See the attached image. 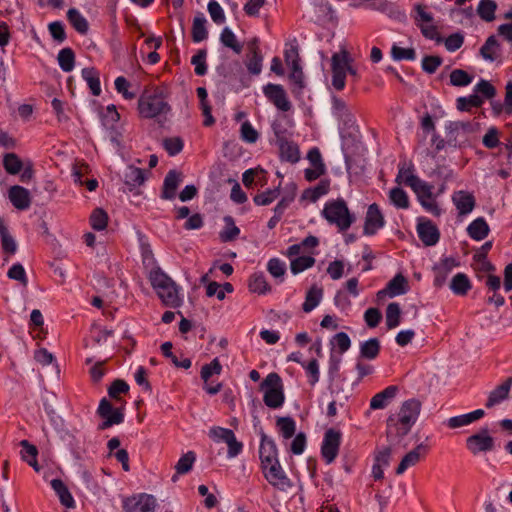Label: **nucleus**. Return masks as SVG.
<instances>
[{
    "label": "nucleus",
    "mask_w": 512,
    "mask_h": 512,
    "mask_svg": "<svg viewBox=\"0 0 512 512\" xmlns=\"http://www.w3.org/2000/svg\"><path fill=\"white\" fill-rule=\"evenodd\" d=\"M420 411L421 402L419 400L409 399L403 402L398 415H390L387 418V441L392 445H399L416 423Z\"/></svg>",
    "instance_id": "obj_1"
},
{
    "label": "nucleus",
    "mask_w": 512,
    "mask_h": 512,
    "mask_svg": "<svg viewBox=\"0 0 512 512\" xmlns=\"http://www.w3.org/2000/svg\"><path fill=\"white\" fill-rule=\"evenodd\" d=\"M167 90L157 87L151 93H144L138 99L139 114L143 118L152 119L166 117L171 106L167 102Z\"/></svg>",
    "instance_id": "obj_2"
},
{
    "label": "nucleus",
    "mask_w": 512,
    "mask_h": 512,
    "mask_svg": "<svg viewBox=\"0 0 512 512\" xmlns=\"http://www.w3.org/2000/svg\"><path fill=\"white\" fill-rule=\"evenodd\" d=\"M150 281L157 295L165 306L179 307L182 299L176 283L162 270L156 269L150 272Z\"/></svg>",
    "instance_id": "obj_3"
},
{
    "label": "nucleus",
    "mask_w": 512,
    "mask_h": 512,
    "mask_svg": "<svg viewBox=\"0 0 512 512\" xmlns=\"http://www.w3.org/2000/svg\"><path fill=\"white\" fill-rule=\"evenodd\" d=\"M353 59L348 51L341 50L331 57L332 86L341 91L345 87L346 74L357 77V70L352 66Z\"/></svg>",
    "instance_id": "obj_4"
},
{
    "label": "nucleus",
    "mask_w": 512,
    "mask_h": 512,
    "mask_svg": "<svg viewBox=\"0 0 512 512\" xmlns=\"http://www.w3.org/2000/svg\"><path fill=\"white\" fill-rule=\"evenodd\" d=\"M260 390L263 391V402L267 407L277 409L284 404V385L277 373H269L260 384Z\"/></svg>",
    "instance_id": "obj_5"
},
{
    "label": "nucleus",
    "mask_w": 512,
    "mask_h": 512,
    "mask_svg": "<svg viewBox=\"0 0 512 512\" xmlns=\"http://www.w3.org/2000/svg\"><path fill=\"white\" fill-rule=\"evenodd\" d=\"M322 215L330 224H335L339 231H346L354 222V216L342 199L326 203Z\"/></svg>",
    "instance_id": "obj_6"
},
{
    "label": "nucleus",
    "mask_w": 512,
    "mask_h": 512,
    "mask_svg": "<svg viewBox=\"0 0 512 512\" xmlns=\"http://www.w3.org/2000/svg\"><path fill=\"white\" fill-rule=\"evenodd\" d=\"M395 182L398 185L405 184L409 186L415 193L425 194L429 192V184L413 174L412 164H410L408 167L405 163L399 165V170Z\"/></svg>",
    "instance_id": "obj_7"
},
{
    "label": "nucleus",
    "mask_w": 512,
    "mask_h": 512,
    "mask_svg": "<svg viewBox=\"0 0 512 512\" xmlns=\"http://www.w3.org/2000/svg\"><path fill=\"white\" fill-rule=\"evenodd\" d=\"M466 447L473 455L486 453L494 449V439L487 427L481 428L477 433L466 439Z\"/></svg>",
    "instance_id": "obj_8"
},
{
    "label": "nucleus",
    "mask_w": 512,
    "mask_h": 512,
    "mask_svg": "<svg viewBox=\"0 0 512 512\" xmlns=\"http://www.w3.org/2000/svg\"><path fill=\"white\" fill-rule=\"evenodd\" d=\"M341 443V433L333 428L328 429L324 434L321 453L325 461L330 464L338 455Z\"/></svg>",
    "instance_id": "obj_9"
},
{
    "label": "nucleus",
    "mask_w": 512,
    "mask_h": 512,
    "mask_svg": "<svg viewBox=\"0 0 512 512\" xmlns=\"http://www.w3.org/2000/svg\"><path fill=\"white\" fill-rule=\"evenodd\" d=\"M97 412L104 419L98 426L99 430H105L113 425L122 423L124 420L123 413L119 409H115L106 398L100 401Z\"/></svg>",
    "instance_id": "obj_10"
},
{
    "label": "nucleus",
    "mask_w": 512,
    "mask_h": 512,
    "mask_svg": "<svg viewBox=\"0 0 512 512\" xmlns=\"http://www.w3.org/2000/svg\"><path fill=\"white\" fill-rule=\"evenodd\" d=\"M266 480L279 490H286L291 487V482L282 470L279 461L262 467Z\"/></svg>",
    "instance_id": "obj_11"
},
{
    "label": "nucleus",
    "mask_w": 512,
    "mask_h": 512,
    "mask_svg": "<svg viewBox=\"0 0 512 512\" xmlns=\"http://www.w3.org/2000/svg\"><path fill=\"white\" fill-rule=\"evenodd\" d=\"M156 499L149 494H140L136 497L127 498L123 502L125 512H154Z\"/></svg>",
    "instance_id": "obj_12"
},
{
    "label": "nucleus",
    "mask_w": 512,
    "mask_h": 512,
    "mask_svg": "<svg viewBox=\"0 0 512 512\" xmlns=\"http://www.w3.org/2000/svg\"><path fill=\"white\" fill-rule=\"evenodd\" d=\"M265 96L281 111L291 109V103L287 98L284 88L279 84H268L264 87Z\"/></svg>",
    "instance_id": "obj_13"
},
{
    "label": "nucleus",
    "mask_w": 512,
    "mask_h": 512,
    "mask_svg": "<svg viewBox=\"0 0 512 512\" xmlns=\"http://www.w3.org/2000/svg\"><path fill=\"white\" fill-rule=\"evenodd\" d=\"M275 135L281 159L291 163L298 162L300 159V152L297 144L285 139L279 131H275Z\"/></svg>",
    "instance_id": "obj_14"
},
{
    "label": "nucleus",
    "mask_w": 512,
    "mask_h": 512,
    "mask_svg": "<svg viewBox=\"0 0 512 512\" xmlns=\"http://www.w3.org/2000/svg\"><path fill=\"white\" fill-rule=\"evenodd\" d=\"M384 224V217L379 206L376 203L371 204L366 213L364 234L374 235Z\"/></svg>",
    "instance_id": "obj_15"
},
{
    "label": "nucleus",
    "mask_w": 512,
    "mask_h": 512,
    "mask_svg": "<svg viewBox=\"0 0 512 512\" xmlns=\"http://www.w3.org/2000/svg\"><path fill=\"white\" fill-rule=\"evenodd\" d=\"M221 370H222V366H221L218 358L213 359L210 364L204 365L202 367V369H201V378L205 382L204 389L210 395L217 394L221 390V388H222V384L221 383H217L214 386L207 385V382H208L209 378L213 374H217V375L220 374Z\"/></svg>",
    "instance_id": "obj_16"
},
{
    "label": "nucleus",
    "mask_w": 512,
    "mask_h": 512,
    "mask_svg": "<svg viewBox=\"0 0 512 512\" xmlns=\"http://www.w3.org/2000/svg\"><path fill=\"white\" fill-rule=\"evenodd\" d=\"M417 232L426 246H433L439 241V230L430 220L420 221L417 225Z\"/></svg>",
    "instance_id": "obj_17"
},
{
    "label": "nucleus",
    "mask_w": 512,
    "mask_h": 512,
    "mask_svg": "<svg viewBox=\"0 0 512 512\" xmlns=\"http://www.w3.org/2000/svg\"><path fill=\"white\" fill-rule=\"evenodd\" d=\"M259 455L262 467H264L265 465H270L274 461H278L276 444L271 438H269L264 433H262L261 436Z\"/></svg>",
    "instance_id": "obj_18"
},
{
    "label": "nucleus",
    "mask_w": 512,
    "mask_h": 512,
    "mask_svg": "<svg viewBox=\"0 0 512 512\" xmlns=\"http://www.w3.org/2000/svg\"><path fill=\"white\" fill-rule=\"evenodd\" d=\"M452 201L456 206L459 215L469 214L476 204L473 194L464 190L454 192Z\"/></svg>",
    "instance_id": "obj_19"
},
{
    "label": "nucleus",
    "mask_w": 512,
    "mask_h": 512,
    "mask_svg": "<svg viewBox=\"0 0 512 512\" xmlns=\"http://www.w3.org/2000/svg\"><path fill=\"white\" fill-rule=\"evenodd\" d=\"M426 452L427 446L423 443L418 444L402 458L396 468V474H403L409 467L415 466L420 461L421 454H425Z\"/></svg>",
    "instance_id": "obj_20"
},
{
    "label": "nucleus",
    "mask_w": 512,
    "mask_h": 512,
    "mask_svg": "<svg viewBox=\"0 0 512 512\" xmlns=\"http://www.w3.org/2000/svg\"><path fill=\"white\" fill-rule=\"evenodd\" d=\"M9 199L13 206L19 210H26L31 204L29 191L19 185H14L9 189Z\"/></svg>",
    "instance_id": "obj_21"
},
{
    "label": "nucleus",
    "mask_w": 512,
    "mask_h": 512,
    "mask_svg": "<svg viewBox=\"0 0 512 512\" xmlns=\"http://www.w3.org/2000/svg\"><path fill=\"white\" fill-rule=\"evenodd\" d=\"M181 182L182 174L176 170H170L164 179L161 197L167 200L174 199L177 188Z\"/></svg>",
    "instance_id": "obj_22"
},
{
    "label": "nucleus",
    "mask_w": 512,
    "mask_h": 512,
    "mask_svg": "<svg viewBox=\"0 0 512 512\" xmlns=\"http://www.w3.org/2000/svg\"><path fill=\"white\" fill-rule=\"evenodd\" d=\"M512 387V377L507 378L502 384L493 389L488 396L486 407L492 408L508 398Z\"/></svg>",
    "instance_id": "obj_23"
},
{
    "label": "nucleus",
    "mask_w": 512,
    "mask_h": 512,
    "mask_svg": "<svg viewBox=\"0 0 512 512\" xmlns=\"http://www.w3.org/2000/svg\"><path fill=\"white\" fill-rule=\"evenodd\" d=\"M480 55L486 61H498L501 57V46L494 35L487 38L483 46L480 48Z\"/></svg>",
    "instance_id": "obj_24"
},
{
    "label": "nucleus",
    "mask_w": 512,
    "mask_h": 512,
    "mask_svg": "<svg viewBox=\"0 0 512 512\" xmlns=\"http://www.w3.org/2000/svg\"><path fill=\"white\" fill-rule=\"evenodd\" d=\"M484 414H485L484 410L477 409V410L467 413V414L449 418L447 420V425L451 429H456V428H460L463 426H467V425L473 423L474 421L482 418L484 416Z\"/></svg>",
    "instance_id": "obj_25"
},
{
    "label": "nucleus",
    "mask_w": 512,
    "mask_h": 512,
    "mask_svg": "<svg viewBox=\"0 0 512 512\" xmlns=\"http://www.w3.org/2000/svg\"><path fill=\"white\" fill-rule=\"evenodd\" d=\"M123 177L124 183L130 191L136 187L141 186L146 179L144 170L134 166H128L124 171Z\"/></svg>",
    "instance_id": "obj_26"
},
{
    "label": "nucleus",
    "mask_w": 512,
    "mask_h": 512,
    "mask_svg": "<svg viewBox=\"0 0 512 512\" xmlns=\"http://www.w3.org/2000/svg\"><path fill=\"white\" fill-rule=\"evenodd\" d=\"M398 392L397 386H388L383 391L375 394L370 401L371 409H383L387 406L388 401L392 400Z\"/></svg>",
    "instance_id": "obj_27"
},
{
    "label": "nucleus",
    "mask_w": 512,
    "mask_h": 512,
    "mask_svg": "<svg viewBox=\"0 0 512 512\" xmlns=\"http://www.w3.org/2000/svg\"><path fill=\"white\" fill-rule=\"evenodd\" d=\"M448 134V144L456 147V133L463 131L465 133L473 132L474 127L470 121H451L446 125Z\"/></svg>",
    "instance_id": "obj_28"
},
{
    "label": "nucleus",
    "mask_w": 512,
    "mask_h": 512,
    "mask_svg": "<svg viewBox=\"0 0 512 512\" xmlns=\"http://www.w3.org/2000/svg\"><path fill=\"white\" fill-rule=\"evenodd\" d=\"M490 228L484 218L479 217L472 221L467 227L468 235L476 240L480 241L486 238L489 234Z\"/></svg>",
    "instance_id": "obj_29"
},
{
    "label": "nucleus",
    "mask_w": 512,
    "mask_h": 512,
    "mask_svg": "<svg viewBox=\"0 0 512 512\" xmlns=\"http://www.w3.org/2000/svg\"><path fill=\"white\" fill-rule=\"evenodd\" d=\"M67 19L78 33L85 35L88 32V21L84 16L81 15V13L77 9H69L67 12Z\"/></svg>",
    "instance_id": "obj_30"
},
{
    "label": "nucleus",
    "mask_w": 512,
    "mask_h": 512,
    "mask_svg": "<svg viewBox=\"0 0 512 512\" xmlns=\"http://www.w3.org/2000/svg\"><path fill=\"white\" fill-rule=\"evenodd\" d=\"M51 486H52L53 490L59 496V499H60V502L62 505H64L67 508L74 507V499L62 480L53 479L51 481Z\"/></svg>",
    "instance_id": "obj_31"
},
{
    "label": "nucleus",
    "mask_w": 512,
    "mask_h": 512,
    "mask_svg": "<svg viewBox=\"0 0 512 512\" xmlns=\"http://www.w3.org/2000/svg\"><path fill=\"white\" fill-rule=\"evenodd\" d=\"M386 288L389 291L390 297L403 295L408 291V281L402 274H397L388 282Z\"/></svg>",
    "instance_id": "obj_32"
},
{
    "label": "nucleus",
    "mask_w": 512,
    "mask_h": 512,
    "mask_svg": "<svg viewBox=\"0 0 512 512\" xmlns=\"http://www.w3.org/2000/svg\"><path fill=\"white\" fill-rule=\"evenodd\" d=\"M450 288L456 295L463 296L471 289V282L466 274L457 273L451 280Z\"/></svg>",
    "instance_id": "obj_33"
},
{
    "label": "nucleus",
    "mask_w": 512,
    "mask_h": 512,
    "mask_svg": "<svg viewBox=\"0 0 512 512\" xmlns=\"http://www.w3.org/2000/svg\"><path fill=\"white\" fill-rule=\"evenodd\" d=\"M248 287L251 292L258 294H265L270 291V286L262 272H256L250 276Z\"/></svg>",
    "instance_id": "obj_34"
},
{
    "label": "nucleus",
    "mask_w": 512,
    "mask_h": 512,
    "mask_svg": "<svg viewBox=\"0 0 512 512\" xmlns=\"http://www.w3.org/2000/svg\"><path fill=\"white\" fill-rule=\"evenodd\" d=\"M206 22L203 14H198L194 17L192 24V39L194 42L198 43L207 38L208 31L206 29Z\"/></svg>",
    "instance_id": "obj_35"
},
{
    "label": "nucleus",
    "mask_w": 512,
    "mask_h": 512,
    "mask_svg": "<svg viewBox=\"0 0 512 512\" xmlns=\"http://www.w3.org/2000/svg\"><path fill=\"white\" fill-rule=\"evenodd\" d=\"M389 201L397 209H408L410 206L407 193L400 187H394L389 191Z\"/></svg>",
    "instance_id": "obj_36"
},
{
    "label": "nucleus",
    "mask_w": 512,
    "mask_h": 512,
    "mask_svg": "<svg viewBox=\"0 0 512 512\" xmlns=\"http://www.w3.org/2000/svg\"><path fill=\"white\" fill-rule=\"evenodd\" d=\"M380 352V341L377 338H370L360 345V357L368 360L375 359Z\"/></svg>",
    "instance_id": "obj_37"
},
{
    "label": "nucleus",
    "mask_w": 512,
    "mask_h": 512,
    "mask_svg": "<svg viewBox=\"0 0 512 512\" xmlns=\"http://www.w3.org/2000/svg\"><path fill=\"white\" fill-rule=\"evenodd\" d=\"M323 296L322 288L312 286L306 294L305 302L303 303L302 309L304 312H311L318 306Z\"/></svg>",
    "instance_id": "obj_38"
},
{
    "label": "nucleus",
    "mask_w": 512,
    "mask_h": 512,
    "mask_svg": "<svg viewBox=\"0 0 512 512\" xmlns=\"http://www.w3.org/2000/svg\"><path fill=\"white\" fill-rule=\"evenodd\" d=\"M225 228L219 233L222 242L234 241L240 234V229L235 225L231 216L224 217Z\"/></svg>",
    "instance_id": "obj_39"
},
{
    "label": "nucleus",
    "mask_w": 512,
    "mask_h": 512,
    "mask_svg": "<svg viewBox=\"0 0 512 512\" xmlns=\"http://www.w3.org/2000/svg\"><path fill=\"white\" fill-rule=\"evenodd\" d=\"M82 77L86 80L92 94L98 96L101 93L99 73L93 67L84 68L82 70Z\"/></svg>",
    "instance_id": "obj_40"
},
{
    "label": "nucleus",
    "mask_w": 512,
    "mask_h": 512,
    "mask_svg": "<svg viewBox=\"0 0 512 512\" xmlns=\"http://www.w3.org/2000/svg\"><path fill=\"white\" fill-rule=\"evenodd\" d=\"M497 4L494 0H480L477 7V14L486 22H492L495 19Z\"/></svg>",
    "instance_id": "obj_41"
},
{
    "label": "nucleus",
    "mask_w": 512,
    "mask_h": 512,
    "mask_svg": "<svg viewBox=\"0 0 512 512\" xmlns=\"http://www.w3.org/2000/svg\"><path fill=\"white\" fill-rule=\"evenodd\" d=\"M220 42L227 48L233 50L236 54L242 52V45L238 42L235 34L228 27H225L220 34Z\"/></svg>",
    "instance_id": "obj_42"
},
{
    "label": "nucleus",
    "mask_w": 512,
    "mask_h": 512,
    "mask_svg": "<svg viewBox=\"0 0 512 512\" xmlns=\"http://www.w3.org/2000/svg\"><path fill=\"white\" fill-rule=\"evenodd\" d=\"M3 166L8 174L16 175L23 169V162L15 153H7L3 157Z\"/></svg>",
    "instance_id": "obj_43"
},
{
    "label": "nucleus",
    "mask_w": 512,
    "mask_h": 512,
    "mask_svg": "<svg viewBox=\"0 0 512 512\" xmlns=\"http://www.w3.org/2000/svg\"><path fill=\"white\" fill-rule=\"evenodd\" d=\"M276 426L284 439H290L295 434L296 422L292 417H278Z\"/></svg>",
    "instance_id": "obj_44"
},
{
    "label": "nucleus",
    "mask_w": 512,
    "mask_h": 512,
    "mask_svg": "<svg viewBox=\"0 0 512 512\" xmlns=\"http://www.w3.org/2000/svg\"><path fill=\"white\" fill-rule=\"evenodd\" d=\"M58 64L64 72H70L75 66V54L71 48H63L58 53Z\"/></svg>",
    "instance_id": "obj_45"
},
{
    "label": "nucleus",
    "mask_w": 512,
    "mask_h": 512,
    "mask_svg": "<svg viewBox=\"0 0 512 512\" xmlns=\"http://www.w3.org/2000/svg\"><path fill=\"white\" fill-rule=\"evenodd\" d=\"M0 237L3 252L8 255L15 254L17 251V244L14 238L9 234L5 224L0 226Z\"/></svg>",
    "instance_id": "obj_46"
},
{
    "label": "nucleus",
    "mask_w": 512,
    "mask_h": 512,
    "mask_svg": "<svg viewBox=\"0 0 512 512\" xmlns=\"http://www.w3.org/2000/svg\"><path fill=\"white\" fill-rule=\"evenodd\" d=\"M401 308L398 303L392 302L386 308V325L393 329L400 324Z\"/></svg>",
    "instance_id": "obj_47"
},
{
    "label": "nucleus",
    "mask_w": 512,
    "mask_h": 512,
    "mask_svg": "<svg viewBox=\"0 0 512 512\" xmlns=\"http://www.w3.org/2000/svg\"><path fill=\"white\" fill-rule=\"evenodd\" d=\"M433 186L429 185V192L422 194V193H415L417 195V198L421 205L429 212L433 213L434 215L440 214V209L433 199Z\"/></svg>",
    "instance_id": "obj_48"
},
{
    "label": "nucleus",
    "mask_w": 512,
    "mask_h": 512,
    "mask_svg": "<svg viewBox=\"0 0 512 512\" xmlns=\"http://www.w3.org/2000/svg\"><path fill=\"white\" fill-rule=\"evenodd\" d=\"M291 73L289 75V79L293 83V89L292 92L294 94H300L303 88L305 87L304 84V73L302 71V68L300 64L290 67Z\"/></svg>",
    "instance_id": "obj_49"
},
{
    "label": "nucleus",
    "mask_w": 512,
    "mask_h": 512,
    "mask_svg": "<svg viewBox=\"0 0 512 512\" xmlns=\"http://www.w3.org/2000/svg\"><path fill=\"white\" fill-rule=\"evenodd\" d=\"M330 183L327 180L320 181L314 188L307 189L303 196L309 198L312 202L317 201L321 196L328 193Z\"/></svg>",
    "instance_id": "obj_50"
},
{
    "label": "nucleus",
    "mask_w": 512,
    "mask_h": 512,
    "mask_svg": "<svg viewBox=\"0 0 512 512\" xmlns=\"http://www.w3.org/2000/svg\"><path fill=\"white\" fill-rule=\"evenodd\" d=\"M196 460V455L193 451H189L184 454L176 463L175 470L177 474H186L188 473Z\"/></svg>",
    "instance_id": "obj_51"
},
{
    "label": "nucleus",
    "mask_w": 512,
    "mask_h": 512,
    "mask_svg": "<svg viewBox=\"0 0 512 512\" xmlns=\"http://www.w3.org/2000/svg\"><path fill=\"white\" fill-rule=\"evenodd\" d=\"M315 263L312 256H299L291 261L290 269L293 274H298L310 267Z\"/></svg>",
    "instance_id": "obj_52"
},
{
    "label": "nucleus",
    "mask_w": 512,
    "mask_h": 512,
    "mask_svg": "<svg viewBox=\"0 0 512 512\" xmlns=\"http://www.w3.org/2000/svg\"><path fill=\"white\" fill-rule=\"evenodd\" d=\"M280 195L279 187L268 189L254 197V203L258 206H265L271 204Z\"/></svg>",
    "instance_id": "obj_53"
},
{
    "label": "nucleus",
    "mask_w": 512,
    "mask_h": 512,
    "mask_svg": "<svg viewBox=\"0 0 512 512\" xmlns=\"http://www.w3.org/2000/svg\"><path fill=\"white\" fill-rule=\"evenodd\" d=\"M108 222L107 213L101 209H95L90 216V223L93 229L95 230H103L106 228Z\"/></svg>",
    "instance_id": "obj_54"
},
{
    "label": "nucleus",
    "mask_w": 512,
    "mask_h": 512,
    "mask_svg": "<svg viewBox=\"0 0 512 512\" xmlns=\"http://www.w3.org/2000/svg\"><path fill=\"white\" fill-rule=\"evenodd\" d=\"M483 99L478 94H472L469 97H459L457 99V109L460 111H468L470 107H480Z\"/></svg>",
    "instance_id": "obj_55"
},
{
    "label": "nucleus",
    "mask_w": 512,
    "mask_h": 512,
    "mask_svg": "<svg viewBox=\"0 0 512 512\" xmlns=\"http://www.w3.org/2000/svg\"><path fill=\"white\" fill-rule=\"evenodd\" d=\"M472 79V76L462 69H455L450 73V83L456 87L467 86Z\"/></svg>",
    "instance_id": "obj_56"
},
{
    "label": "nucleus",
    "mask_w": 512,
    "mask_h": 512,
    "mask_svg": "<svg viewBox=\"0 0 512 512\" xmlns=\"http://www.w3.org/2000/svg\"><path fill=\"white\" fill-rule=\"evenodd\" d=\"M263 57L261 52H254L247 54L246 67L248 71L253 75L260 74L262 70Z\"/></svg>",
    "instance_id": "obj_57"
},
{
    "label": "nucleus",
    "mask_w": 512,
    "mask_h": 512,
    "mask_svg": "<svg viewBox=\"0 0 512 512\" xmlns=\"http://www.w3.org/2000/svg\"><path fill=\"white\" fill-rule=\"evenodd\" d=\"M8 278L18 281L22 286L28 285V278L26 271L22 264L16 263L7 272Z\"/></svg>",
    "instance_id": "obj_58"
},
{
    "label": "nucleus",
    "mask_w": 512,
    "mask_h": 512,
    "mask_svg": "<svg viewBox=\"0 0 512 512\" xmlns=\"http://www.w3.org/2000/svg\"><path fill=\"white\" fill-rule=\"evenodd\" d=\"M391 56L396 61L414 60L416 58V51L414 48H403L393 45L391 49Z\"/></svg>",
    "instance_id": "obj_59"
},
{
    "label": "nucleus",
    "mask_w": 512,
    "mask_h": 512,
    "mask_svg": "<svg viewBox=\"0 0 512 512\" xmlns=\"http://www.w3.org/2000/svg\"><path fill=\"white\" fill-rule=\"evenodd\" d=\"M206 55V50L201 49L191 59V63L195 66V73L199 76H203L207 72Z\"/></svg>",
    "instance_id": "obj_60"
},
{
    "label": "nucleus",
    "mask_w": 512,
    "mask_h": 512,
    "mask_svg": "<svg viewBox=\"0 0 512 512\" xmlns=\"http://www.w3.org/2000/svg\"><path fill=\"white\" fill-rule=\"evenodd\" d=\"M183 141L180 137H171L163 140V146L170 156H175L183 149Z\"/></svg>",
    "instance_id": "obj_61"
},
{
    "label": "nucleus",
    "mask_w": 512,
    "mask_h": 512,
    "mask_svg": "<svg viewBox=\"0 0 512 512\" xmlns=\"http://www.w3.org/2000/svg\"><path fill=\"white\" fill-rule=\"evenodd\" d=\"M415 15L414 20L416 22V25L419 26L420 24H429L433 22V16L431 13L426 11V6L422 4H416L414 6Z\"/></svg>",
    "instance_id": "obj_62"
},
{
    "label": "nucleus",
    "mask_w": 512,
    "mask_h": 512,
    "mask_svg": "<svg viewBox=\"0 0 512 512\" xmlns=\"http://www.w3.org/2000/svg\"><path fill=\"white\" fill-rule=\"evenodd\" d=\"M268 272L275 278H282L286 271V265L278 258H272L267 264Z\"/></svg>",
    "instance_id": "obj_63"
},
{
    "label": "nucleus",
    "mask_w": 512,
    "mask_h": 512,
    "mask_svg": "<svg viewBox=\"0 0 512 512\" xmlns=\"http://www.w3.org/2000/svg\"><path fill=\"white\" fill-rule=\"evenodd\" d=\"M331 343H332L333 345H336V346H337V348H338V350H339V353H340V354H343V353H345L346 351H348V350H349V348H350V346H351V340H350V338H349L348 334H347V333H345V332H339V333H337V334L333 337V339H332Z\"/></svg>",
    "instance_id": "obj_64"
}]
</instances>
